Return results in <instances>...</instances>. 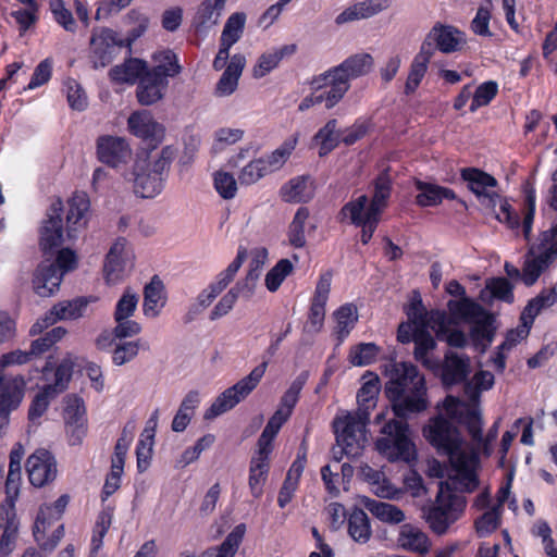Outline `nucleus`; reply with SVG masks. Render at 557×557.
Returning <instances> with one entry per match:
<instances>
[{"label":"nucleus","mask_w":557,"mask_h":557,"mask_svg":"<svg viewBox=\"0 0 557 557\" xmlns=\"http://www.w3.org/2000/svg\"><path fill=\"white\" fill-rule=\"evenodd\" d=\"M423 433L438 454L448 457L455 472L446 482H440L435 502L424 509L423 515L429 528L435 534L444 535L465 512L467 500L462 493L478 487V458L458 430L442 417L432 420Z\"/></svg>","instance_id":"nucleus-1"},{"label":"nucleus","mask_w":557,"mask_h":557,"mask_svg":"<svg viewBox=\"0 0 557 557\" xmlns=\"http://www.w3.org/2000/svg\"><path fill=\"white\" fill-rule=\"evenodd\" d=\"M373 67L374 59L370 53L360 52L349 55L338 65L312 77L310 87L313 91L325 87H330V89L320 95L307 96L300 102L298 110L302 112L322 102L325 103L326 109H332L350 89V82L368 75Z\"/></svg>","instance_id":"nucleus-2"},{"label":"nucleus","mask_w":557,"mask_h":557,"mask_svg":"<svg viewBox=\"0 0 557 557\" xmlns=\"http://www.w3.org/2000/svg\"><path fill=\"white\" fill-rule=\"evenodd\" d=\"M389 380L385 393L392 403L394 414L403 420L426 409L424 377L416 366L392 361L386 366Z\"/></svg>","instance_id":"nucleus-3"},{"label":"nucleus","mask_w":557,"mask_h":557,"mask_svg":"<svg viewBox=\"0 0 557 557\" xmlns=\"http://www.w3.org/2000/svg\"><path fill=\"white\" fill-rule=\"evenodd\" d=\"M153 65L141 60V106H152L160 101L168 89V77L180 73L176 55L171 50L153 53Z\"/></svg>","instance_id":"nucleus-4"},{"label":"nucleus","mask_w":557,"mask_h":557,"mask_svg":"<svg viewBox=\"0 0 557 557\" xmlns=\"http://www.w3.org/2000/svg\"><path fill=\"white\" fill-rule=\"evenodd\" d=\"M461 177L482 203L495 207L499 202V212L496 213V219L500 223H505L509 228L519 226L518 214L511 210V206L507 201L502 200L500 195L495 190L498 183L494 176L476 168H465L461 170Z\"/></svg>","instance_id":"nucleus-5"},{"label":"nucleus","mask_w":557,"mask_h":557,"mask_svg":"<svg viewBox=\"0 0 557 557\" xmlns=\"http://www.w3.org/2000/svg\"><path fill=\"white\" fill-rule=\"evenodd\" d=\"M375 442L377 451L392 462H410L416 459V446L410 438L407 422L391 419L380 430Z\"/></svg>","instance_id":"nucleus-6"},{"label":"nucleus","mask_w":557,"mask_h":557,"mask_svg":"<svg viewBox=\"0 0 557 557\" xmlns=\"http://www.w3.org/2000/svg\"><path fill=\"white\" fill-rule=\"evenodd\" d=\"M20 473H8L5 499L0 504V557L8 556L15 547L18 520L15 513L14 502L20 494Z\"/></svg>","instance_id":"nucleus-7"},{"label":"nucleus","mask_w":557,"mask_h":557,"mask_svg":"<svg viewBox=\"0 0 557 557\" xmlns=\"http://www.w3.org/2000/svg\"><path fill=\"white\" fill-rule=\"evenodd\" d=\"M77 265L76 255L73 250L64 248L59 250L57 264L50 260L42 261L36 269L33 277V287L40 297H50L62 282L63 274Z\"/></svg>","instance_id":"nucleus-8"},{"label":"nucleus","mask_w":557,"mask_h":557,"mask_svg":"<svg viewBox=\"0 0 557 557\" xmlns=\"http://www.w3.org/2000/svg\"><path fill=\"white\" fill-rule=\"evenodd\" d=\"M369 419L357 412H345L334 419L336 443L342 454L349 457L360 455L367 442L366 428Z\"/></svg>","instance_id":"nucleus-9"},{"label":"nucleus","mask_w":557,"mask_h":557,"mask_svg":"<svg viewBox=\"0 0 557 557\" xmlns=\"http://www.w3.org/2000/svg\"><path fill=\"white\" fill-rule=\"evenodd\" d=\"M138 36L137 29L125 40L117 37V34L107 27H97L91 32L89 41V60L95 70L108 66L116 55L117 49L127 47L131 50L133 42Z\"/></svg>","instance_id":"nucleus-10"},{"label":"nucleus","mask_w":557,"mask_h":557,"mask_svg":"<svg viewBox=\"0 0 557 557\" xmlns=\"http://www.w3.org/2000/svg\"><path fill=\"white\" fill-rule=\"evenodd\" d=\"M267 367L268 362L263 361L261 364L253 368L247 376L221 393L210 408L207 409L203 418L206 420L214 419L233 409L237 404L244 400L258 386L265 373Z\"/></svg>","instance_id":"nucleus-11"},{"label":"nucleus","mask_w":557,"mask_h":557,"mask_svg":"<svg viewBox=\"0 0 557 557\" xmlns=\"http://www.w3.org/2000/svg\"><path fill=\"white\" fill-rule=\"evenodd\" d=\"M176 150L164 146L160 151L141 158V198H154L163 189L164 174L169 170Z\"/></svg>","instance_id":"nucleus-12"},{"label":"nucleus","mask_w":557,"mask_h":557,"mask_svg":"<svg viewBox=\"0 0 557 557\" xmlns=\"http://www.w3.org/2000/svg\"><path fill=\"white\" fill-rule=\"evenodd\" d=\"M25 395V380L21 375L0 376V436L10 423V414L16 410Z\"/></svg>","instance_id":"nucleus-13"},{"label":"nucleus","mask_w":557,"mask_h":557,"mask_svg":"<svg viewBox=\"0 0 557 557\" xmlns=\"http://www.w3.org/2000/svg\"><path fill=\"white\" fill-rule=\"evenodd\" d=\"M466 45V37L462 32L451 25L436 23L426 35L422 46H428L426 50L433 57L434 50L438 49L443 53H454L460 51Z\"/></svg>","instance_id":"nucleus-14"},{"label":"nucleus","mask_w":557,"mask_h":557,"mask_svg":"<svg viewBox=\"0 0 557 557\" xmlns=\"http://www.w3.org/2000/svg\"><path fill=\"white\" fill-rule=\"evenodd\" d=\"M63 203L55 199L49 207L44 224L40 228V247L45 253L52 251L63 242V225L61 213Z\"/></svg>","instance_id":"nucleus-15"},{"label":"nucleus","mask_w":557,"mask_h":557,"mask_svg":"<svg viewBox=\"0 0 557 557\" xmlns=\"http://www.w3.org/2000/svg\"><path fill=\"white\" fill-rule=\"evenodd\" d=\"M26 470L29 482L41 487L55 479L57 462L50 451L37 449L27 458Z\"/></svg>","instance_id":"nucleus-16"},{"label":"nucleus","mask_w":557,"mask_h":557,"mask_svg":"<svg viewBox=\"0 0 557 557\" xmlns=\"http://www.w3.org/2000/svg\"><path fill=\"white\" fill-rule=\"evenodd\" d=\"M368 203L366 195L359 196L357 199L347 202L341 210L344 218H349L350 222L357 226H361V242L368 244L380 222V216L364 212Z\"/></svg>","instance_id":"nucleus-17"},{"label":"nucleus","mask_w":557,"mask_h":557,"mask_svg":"<svg viewBox=\"0 0 557 557\" xmlns=\"http://www.w3.org/2000/svg\"><path fill=\"white\" fill-rule=\"evenodd\" d=\"M87 308V301L84 298L73 300H63L55 304L41 320H38L32 327V332H41L49 325L60 320H75L83 317Z\"/></svg>","instance_id":"nucleus-18"},{"label":"nucleus","mask_w":557,"mask_h":557,"mask_svg":"<svg viewBox=\"0 0 557 557\" xmlns=\"http://www.w3.org/2000/svg\"><path fill=\"white\" fill-rule=\"evenodd\" d=\"M97 153L101 162L113 168L127 163L132 157L127 141L122 137L110 135L98 138Z\"/></svg>","instance_id":"nucleus-19"},{"label":"nucleus","mask_w":557,"mask_h":557,"mask_svg":"<svg viewBox=\"0 0 557 557\" xmlns=\"http://www.w3.org/2000/svg\"><path fill=\"white\" fill-rule=\"evenodd\" d=\"M64 419L70 444H82L87 433L86 410L82 399L77 397L69 398Z\"/></svg>","instance_id":"nucleus-20"},{"label":"nucleus","mask_w":557,"mask_h":557,"mask_svg":"<svg viewBox=\"0 0 557 557\" xmlns=\"http://www.w3.org/2000/svg\"><path fill=\"white\" fill-rule=\"evenodd\" d=\"M332 273L326 271L321 274L315 287V293L310 307L309 321L307 329L309 332L317 333L321 330L325 317V305L331 290Z\"/></svg>","instance_id":"nucleus-21"},{"label":"nucleus","mask_w":557,"mask_h":557,"mask_svg":"<svg viewBox=\"0 0 557 557\" xmlns=\"http://www.w3.org/2000/svg\"><path fill=\"white\" fill-rule=\"evenodd\" d=\"M406 314L408 322L413 324L414 330H433L444 321V311L432 310L428 312L417 290L413 292L411 301L406 308Z\"/></svg>","instance_id":"nucleus-22"},{"label":"nucleus","mask_w":557,"mask_h":557,"mask_svg":"<svg viewBox=\"0 0 557 557\" xmlns=\"http://www.w3.org/2000/svg\"><path fill=\"white\" fill-rule=\"evenodd\" d=\"M165 126L158 122L150 112L141 111V158L149 152H158L165 138Z\"/></svg>","instance_id":"nucleus-23"},{"label":"nucleus","mask_w":557,"mask_h":557,"mask_svg":"<svg viewBox=\"0 0 557 557\" xmlns=\"http://www.w3.org/2000/svg\"><path fill=\"white\" fill-rule=\"evenodd\" d=\"M392 0H363L356 2L355 4L345 9L339 13L335 23L343 25L349 22L370 18L379 13L389 9Z\"/></svg>","instance_id":"nucleus-24"},{"label":"nucleus","mask_w":557,"mask_h":557,"mask_svg":"<svg viewBox=\"0 0 557 557\" xmlns=\"http://www.w3.org/2000/svg\"><path fill=\"white\" fill-rule=\"evenodd\" d=\"M166 290L159 275H153L144 287L143 312L146 318L156 319L166 304Z\"/></svg>","instance_id":"nucleus-25"},{"label":"nucleus","mask_w":557,"mask_h":557,"mask_svg":"<svg viewBox=\"0 0 557 557\" xmlns=\"http://www.w3.org/2000/svg\"><path fill=\"white\" fill-rule=\"evenodd\" d=\"M125 248L126 240L124 238H119L113 243L106 256L103 273L108 284H116L125 275Z\"/></svg>","instance_id":"nucleus-26"},{"label":"nucleus","mask_w":557,"mask_h":557,"mask_svg":"<svg viewBox=\"0 0 557 557\" xmlns=\"http://www.w3.org/2000/svg\"><path fill=\"white\" fill-rule=\"evenodd\" d=\"M272 451L259 448L251 458L249 468V488L255 498H259L263 492V485L268 479L270 469V455Z\"/></svg>","instance_id":"nucleus-27"},{"label":"nucleus","mask_w":557,"mask_h":557,"mask_svg":"<svg viewBox=\"0 0 557 557\" xmlns=\"http://www.w3.org/2000/svg\"><path fill=\"white\" fill-rule=\"evenodd\" d=\"M469 373V357L454 351L446 352L442 370V379L445 385H454L463 382Z\"/></svg>","instance_id":"nucleus-28"},{"label":"nucleus","mask_w":557,"mask_h":557,"mask_svg":"<svg viewBox=\"0 0 557 557\" xmlns=\"http://www.w3.org/2000/svg\"><path fill=\"white\" fill-rule=\"evenodd\" d=\"M246 65V58L240 53L234 54L227 66L225 67L222 76L215 86V95L219 97L231 96L238 86L239 77Z\"/></svg>","instance_id":"nucleus-29"},{"label":"nucleus","mask_w":557,"mask_h":557,"mask_svg":"<svg viewBox=\"0 0 557 557\" xmlns=\"http://www.w3.org/2000/svg\"><path fill=\"white\" fill-rule=\"evenodd\" d=\"M90 202L86 193H75L69 200V211L66 215L67 236L75 238L76 233L86 225L85 215L89 209Z\"/></svg>","instance_id":"nucleus-30"},{"label":"nucleus","mask_w":557,"mask_h":557,"mask_svg":"<svg viewBox=\"0 0 557 557\" xmlns=\"http://www.w3.org/2000/svg\"><path fill=\"white\" fill-rule=\"evenodd\" d=\"M447 307L451 314L449 319H453V323L457 319L476 324L485 323L487 320V313L483 307L467 297H462L459 300H449Z\"/></svg>","instance_id":"nucleus-31"},{"label":"nucleus","mask_w":557,"mask_h":557,"mask_svg":"<svg viewBox=\"0 0 557 557\" xmlns=\"http://www.w3.org/2000/svg\"><path fill=\"white\" fill-rule=\"evenodd\" d=\"M363 384L357 394L358 408L355 412L363 416V418H370L371 411L376 406L377 395L380 393V379L373 373L363 375Z\"/></svg>","instance_id":"nucleus-32"},{"label":"nucleus","mask_w":557,"mask_h":557,"mask_svg":"<svg viewBox=\"0 0 557 557\" xmlns=\"http://www.w3.org/2000/svg\"><path fill=\"white\" fill-rule=\"evenodd\" d=\"M397 544L406 550L420 555L428 553L430 548L428 535L420 528L409 523L400 527Z\"/></svg>","instance_id":"nucleus-33"},{"label":"nucleus","mask_w":557,"mask_h":557,"mask_svg":"<svg viewBox=\"0 0 557 557\" xmlns=\"http://www.w3.org/2000/svg\"><path fill=\"white\" fill-rule=\"evenodd\" d=\"M227 0H203L195 15L197 30L205 32L215 26L224 11Z\"/></svg>","instance_id":"nucleus-34"},{"label":"nucleus","mask_w":557,"mask_h":557,"mask_svg":"<svg viewBox=\"0 0 557 557\" xmlns=\"http://www.w3.org/2000/svg\"><path fill=\"white\" fill-rule=\"evenodd\" d=\"M392 180L386 171L382 172L374 181V191L371 201L367 203L364 212L381 216L387 206L391 196Z\"/></svg>","instance_id":"nucleus-35"},{"label":"nucleus","mask_w":557,"mask_h":557,"mask_svg":"<svg viewBox=\"0 0 557 557\" xmlns=\"http://www.w3.org/2000/svg\"><path fill=\"white\" fill-rule=\"evenodd\" d=\"M419 194L416 197L417 203L421 207H434L444 199H455L456 194L453 189L442 187L431 183L417 182Z\"/></svg>","instance_id":"nucleus-36"},{"label":"nucleus","mask_w":557,"mask_h":557,"mask_svg":"<svg viewBox=\"0 0 557 557\" xmlns=\"http://www.w3.org/2000/svg\"><path fill=\"white\" fill-rule=\"evenodd\" d=\"M246 525L240 523L225 537L221 545L205 550L198 557H235L244 539ZM194 557H197L194 555Z\"/></svg>","instance_id":"nucleus-37"},{"label":"nucleus","mask_w":557,"mask_h":557,"mask_svg":"<svg viewBox=\"0 0 557 557\" xmlns=\"http://www.w3.org/2000/svg\"><path fill=\"white\" fill-rule=\"evenodd\" d=\"M127 449H128V441L126 440L125 436H122L121 438H119V441L115 445L114 455L112 457L111 473L107 478L104 486H103V492L107 495L113 494L116 491V488L119 487V481H120L121 474L123 472L124 459H125Z\"/></svg>","instance_id":"nucleus-38"},{"label":"nucleus","mask_w":557,"mask_h":557,"mask_svg":"<svg viewBox=\"0 0 557 557\" xmlns=\"http://www.w3.org/2000/svg\"><path fill=\"white\" fill-rule=\"evenodd\" d=\"M281 195L287 202H307L313 197L312 182L309 177H295L282 187Z\"/></svg>","instance_id":"nucleus-39"},{"label":"nucleus","mask_w":557,"mask_h":557,"mask_svg":"<svg viewBox=\"0 0 557 557\" xmlns=\"http://www.w3.org/2000/svg\"><path fill=\"white\" fill-rule=\"evenodd\" d=\"M557 302V290L555 288L543 290L535 298L531 299L521 314V321L525 326H531L535 317L542 310L547 309Z\"/></svg>","instance_id":"nucleus-40"},{"label":"nucleus","mask_w":557,"mask_h":557,"mask_svg":"<svg viewBox=\"0 0 557 557\" xmlns=\"http://www.w3.org/2000/svg\"><path fill=\"white\" fill-rule=\"evenodd\" d=\"M426 48L428 46H421L419 53L414 57L410 65L405 85V92L407 95L412 94L417 89L426 73L428 64L432 58L431 52H429Z\"/></svg>","instance_id":"nucleus-41"},{"label":"nucleus","mask_w":557,"mask_h":557,"mask_svg":"<svg viewBox=\"0 0 557 557\" xmlns=\"http://www.w3.org/2000/svg\"><path fill=\"white\" fill-rule=\"evenodd\" d=\"M348 533L358 543H367L370 540L372 530L366 511L359 508L351 511L348 518Z\"/></svg>","instance_id":"nucleus-42"},{"label":"nucleus","mask_w":557,"mask_h":557,"mask_svg":"<svg viewBox=\"0 0 557 557\" xmlns=\"http://www.w3.org/2000/svg\"><path fill=\"white\" fill-rule=\"evenodd\" d=\"M364 506L382 522L397 524L405 520L404 511L395 505L367 498Z\"/></svg>","instance_id":"nucleus-43"},{"label":"nucleus","mask_w":557,"mask_h":557,"mask_svg":"<svg viewBox=\"0 0 557 557\" xmlns=\"http://www.w3.org/2000/svg\"><path fill=\"white\" fill-rule=\"evenodd\" d=\"M412 342L414 343V359L421 362L426 368H432L433 362L429 358V354L436 347V343L432 335L426 330H414L412 335Z\"/></svg>","instance_id":"nucleus-44"},{"label":"nucleus","mask_w":557,"mask_h":557,"mask_svg":"<svg viewBox=\"0 0 557 557\" xmlns=\"http://www.w3.org/2000/svg\"><path fill=\"white\" fill-rule=\"evenodd\" d=\"M109 77L116 84L135 85L139 79V59L129 57L109 71Z\"/></svg>","instance_id":"nucleus-45"},{"label":"nucleus","mask_w":557,"mask_h":557,"mask_svg":"<svg viewBox=\"0 0 557 557\" xmlns=\"http://www.w3.org/2000/svg\"><path fill=\"white\" fill-rule=\"evenodd\" d=\"M309 215V210L305 207H300L288 226L287 239L288 244L294 248H302L306 246L305 227Z\"/></svg>","instance_id":"nucleus-46"},{"label":"nucleus","mask_w":557,"mask_h":557,"mask_svg":"<svg viewBox=\"0 0 557 557\" xmlns=\"http://www.w3.org/2000/svg\"><path fill=\"white\" fill-rule=\"evenodd\" d=\"M246 23V15L242 12L233 13L226 21L221 38L220 44L222 46L232 47L236 44L243 36L244 27Z\"/></svg>","instance_id":"nucleus-47"},{"label":"nucleus","mask_w":557,"mask_h":557,"mask_svg":"<svg viewBox=\"0 0 557 557\" xmlns=\"http://www.w3.org/2000/svg\"><path fill=\"white\" fill-rule=\"evenodd\" d=\"M336 319L335 332L339 341H343L354 329L358 313L357 308L354 305L347 304L342 306L334 313Z\"/></svg>","instance_id":"nucleus-48"},{"label":"nucleus","mask_w":557,"mask_h":557,"mask_svg":"<svg viewBox=\"0 0 557 557\" xmlns=\"http://www.w3.org/2000/svg\"><path fill=\"white\" fill-rule=\"evenodd\" d=\"M320 144L319 156L330 153L339 144L341 137L337 132V121L330 120L314 136Z\"/></svg>","instance_id":"nucleus-49"},{"label":"nucleus","mask_w":557,"mask_h":557,"mask_svg":"<svg viewBox=\"0 0 557 557\" xmlns=\"http://www.w3.org/2000/svg\"><path fill=\"white\" fill-rule=\"evenodd\" d=\"M493 385L494 375L490 371H479L470 381L466 382L465 394L471 403L475 404L480 398V394L492 388Z\"/></svg>","instance_id":"nucleus-50"},{"label":"nucleus","mask_w":557,"mask_h":557,"mask_svg":"<svg viewBox=\"0 0 557 557\" xmlns=\"http://www.w3.org/2000/svg\"><path fill=\"white\" fill-rule=\"evenodd\" d=\"M309 377L308 372H301L290 384L288 389L281 398V404L277 410L290 417L294 407L296 406L299 394Z\"/></svg>","instance_id":"nucleus-51"},{"label":"nucleus","mask_w":557,"mask_h":557,"mask_svg":"<svg viewBox=\"0 0 557 557\" xmlns=\"http://www.w3.org/2000/svg\"><path fill=\"white\" fill-rule=\"evenodd\" d=\"M453 319H449L444 312V321L442 324L436 325L432 331L435 332L438 341L446 342L451 347L461 348L467 344V337L463 332L459 330H451Z\"/></svg>","instance_id":"nucleus-52"},{"label":"nucleus","mask_w":557,"mask_h":557,"mask_svg":"<svg viewBox=\"0 0 557 557\" xmlns=\"http://www.w3.org/2000/svg\"><path fill=\"white\" fill-rule=\"evenodd\" d=\"M288 418L289 416L283 413L280 410H276L268 421L265 428L263 429L258 440V447L272 451V442L275 438L282 425L288 420Z\"/></svg>","instance_id":"nucleus-53"},{"label":"nucleus","mask_w":557,"mask_h":557,"mask_svg":"<svg viewBox=\"0 0 557 557\" xmlns=\"http://www.w3.org/2000/svg\"><path fill=\"white\" fill-rule=\"evenodd\" d=\"M555 256L550 253V250L547 248L543 253H541L537 258L527 261L523 268V273L521 275L522 281L527 286L533 285L547 263Z\"/></svg>","instance_id":"nucleus-54"},{"label":"nucleus","mask_w":557,"mask_h":557,"mask_svg":"<svg viewBox=\"0 0 557 557\" xmlns=\"http://www.w3.org/2000/svg\"><path fill=\"white\" fill-rule=\"evenodd\" d=\"M294 264L289 259H281L265 275V286L270 292L278 289L283 281L293 272Z\"/></svg>","instance_id":"nucleus-55"},{"label":"nucleus","mask_w":557,"mask_h":557,"mask_svg":"<svg viewBox=\"0 0 557 557\" xmlns=\"http://www.w3.org/2000/svg\"><path fill=\"white\" fill-rule=\"evenodd\" d=\"M379 348L373 343H361L350 349L349 361L352 366L363 367L375 360Z\"/></svg>","instance_id":"nucleus-56"},{"label":"nucleus","mask_w":557,"mask_h":557,"mask_svg":"<svg viewBox=\"0 0 557 557\" xmlns=\"http://www.w3.org/2000/svg\"><path fill=\"white\" fill-rule=\"evenodd\" d=\"M158 410H154L151 417L147 420L146 426L141 432V462H147L151 459L154 444V433L158 425Z\"/></svg>","instance_id":"nucleus-57"},{"label":"nucleus","mask_w":557,"mask_h":557,"mask_svg":"<svg viewBox=\"0 0 557 557\" xmlns=\"http://www.w3.org/2000/svg\"><path fill=\"white\" fill-rule=\"evenodd\" d=\"M66 99L71 109L84 111L88 106V99L84 88L75 79L69 78L64 83Z\"/></svg>","instance_id":"nucleus-58"},{"label":"nucleus","mask_w":557,"mask_h":557,"mask_svg":"<svg viewBox=\"0 0 557 557\" xmlns=\"http://www.w3.org/2000/svg\"><path fill=\"white\" fill-rule=\"evenodd\" d=\"M111 525V513L101 511L98 516L91 537L90 552L88 557H95L102 546V540Z\"/></svg>","instance_id":"nucleus-59"},{"label":"nucleus","mask_w":557,"mask_h":557,"mask_svg":"<svg viewBox=\"0 0 557 557\" xmlns=\"http://www.w3.org/2000/svg\"><path fill=\"white\" fill-rule=\"evenodd\" d=\"M269 172V166L264 159L250 161L239 173L238 180L240 184L251 185L258 182Z\"/></svg>","instance_id":"nucleus-60"},{"label":"nucleus","mask_w":557,"mask_h":557,"mask_svg":"<svg viewBox=\"0 0 557 557\" xmlns=\"http://www.w3.org/2000/svg\"><path fill=\"white\" fill-rule=\"evenodd\" d=\"M498 85L494 81L481 84L473 94L470 111L475 112L479 108L487 106L497 95Z\"/></svg>","instance_id":"nucleus-61"},{"label":"nucleus","mask_w":557,"mask_h":557,"mask_svg":"<svg viewBox=\"0 0 557 557\" xmlns=\"http://www.w3.org/2000/svg\"><path fill=\"white\" fill-rule=\"evenodd\" d=\"M55 389L54 386L47 385L36 395L28 410L29 420L35 421L44 414L49 406L50 399L57 396Z\"/></svg>","instance_id":"nucleus-62"},{"label":"nucleus","mask_w":557,"mask_h":557,"mask_svg":"<svg viewBox=\"0 0 557 557\" xmlns=\"http://www.w3.org/2000/svg\"><path fill=\"white\" fill-rule=\"evenodd\" d=\"M214 187L224 199H233L237 193L236 180L232 174L223 171L214 174Z\"/></svg>","instance_id":"nucleus-63"},{"label":"nucleus","mask_w":557,"mask_h":557,"mask_svg":"<svg viewBox=\"0 0 557 557\" xmlns=\"http://www.w3.org/2000/svg\"><path fill=\"white\" fill-rule=\"evenodd\" d=\"M500 510L492 507L475 520V529L480 536L487 535L495 531L499 525Z\"/></svg>","instance_id":"nucleus-64"}]
</instances>
